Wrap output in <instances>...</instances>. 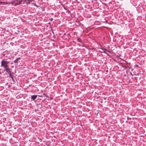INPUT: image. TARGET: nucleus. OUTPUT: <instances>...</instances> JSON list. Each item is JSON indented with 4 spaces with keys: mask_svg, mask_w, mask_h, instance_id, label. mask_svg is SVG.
I'll use <instances>...</instances> for the list:
<instances>
[{
    "mask_svg": "<svg viewBox=\"0 0 146 146\" xmlns=\"http://www.w3.org/2000/svg\"><path fill=\"white\" fill-rule=\"evenodd\" d=\"M9 62L3 60L1 62V66H3L4 68H5L8 66V64Z\"/></svg>",
    "mask_w": 146,
    "mask_h": 146,
    "instance_id": "nucleus-1",
    "label": "nucleus"
},
{
    "mask_svg": "<svg viewBox=\"0 0 146 146\" xmlns=\"http://www.w3.org/2000/svg\"><path fill=\"white\" fill-rule=\"evenodd\" d=\"M38 95H33L31 96V98L33 99V100H34L35 99Z\"/></svg>",
    "mask_w": 146,
    "mask_h": 146,
    "instance_id": "nucleus-2",
    "label": "nucleus"
},
{
    "mask_svg": "<svg viewBox=\"0 0 146 146\" xmlns=\"http://www.w3.org/2000/svg\"><path fill=\"white\" fill-rule=\"evenodd\" d=\"M7 72L8 73L10 72V70L9 69V68L8 67V66L7 67L5 68Z\"/></svg>",
    "mask_w": 146,
    "mask_h": 146,
    "instance_id": "nucleus-3",
    "label": "nucleus"
},
{
    "mask_svg": "<svg viewBox=\"0 0 146 146\" xmlns=\"http://www.w3.org/2000/svg\"><path fill=\"white\" fill-rule=\"evenodd\" d=\"M4 3V2H0V4H2V3Z\"/></svg>",
    "mask_w": 146,
    "mask_h": 146,
    "instance_id": "nucleus-4",
    "label": "nucleus"
},
{
    "mask_svg": "<svg viewBox=\"0 0 146 146\" xmlns=\"http://www.w3.org/2000/svg\"><path fill=\"white\" fill-rule=\"evenodd\" d=\"M52 20H53V19L52 18H51L50 19V20L51 21H52Z\"/></svg>",
    "mask_w": 146,
    "mask_h": 146,
    "instance_id": "nucleus-5",
    "label": "nucleus"
}]
</instances>
